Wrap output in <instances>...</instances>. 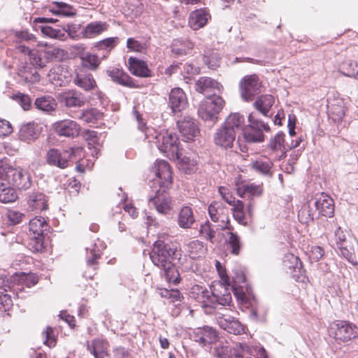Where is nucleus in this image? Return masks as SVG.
Listing matches in <instances>:
<instances>
[{"instance_id":"37","label":"nucleus","mask_w":358,"mask_h":358,"mask_svg":"<svg viewBox=\"0 0 358 358\" xmlns=\"http://www.w3.org/2000/svg\"><path fill=\"white\" fill-rule=\"evenodd\" d=\"M101 242L97 240V242L92 244L90 246L86 248V261L89 267H92L94 270L96 268V260L100 258L101 251L104 247L100 248Z\"/></svg>"},{"instance_id":"7","label":"nucleus","mask_w":358,"mask_h":358,"mask_svg":"<svg viewBox=\"0 0 358 358\" xmlns=\"http://www.w3.org/2000/svg\"><path fill=\"white\" fill-rule=\"evenodd\" d=\"M29 232L32 235L30 245L36 252H42L44 250L45 232L49 229L45 219L41 216H36L29 221Z\"/></svg>"},{"instance_id":"47","label":"nucleus","mask_w":358,"mask_h":358,"mask_svg":"<svg viewBox=\"0 0 358 358\" xmlns=\"http://www.w3.org/2000/svg\"><path fill=\"white\" fill-rule=\"evenodd\" d=\"M357 69H358V62L352 60H346L339 66L340 71L343 75L349 77L355 78Z\"/></svg>"},{"instance_id":"43","label":"nucleus","mask_w":358,"mask_h":358,"mask_svg":"<svg viewBox=\"0 0 358 358\" xmlns=\"http://www.w3.org/2000/svg\"><path fill=\"white\" fill-rule=\"evenodd\" d=\"M268 146L273 152H281L280 157H285L287 149L285 145V134L282 132L278 133L274 137L271 138Z\"/></svg>"},{"instance_id":"15","label":"nucleus","mask_w":358,"mask_h":358,"mask_svg":"<svg viewBox=\"0 0 358 358\" xmlns=\"http://www.w3.org/2000/svg\"><path fill=\"white\" fill-rule=\"evenodd\" d=\"M166 188H161L155 196L149 199V204L153 206L159 213L166 215L172 209L173 201L171 196L165 192Z\"/></svg>"},{"instance_id":"18","label":"nucleus","mask_w":358,"mask_h":358,"mask_svg":"<svg viewBox=\"0 0 358 358\" xmlns=\"http://www.w3.org/2000/svg\"><path fill=\"white\" fill-rule=\"evenodd\" d=\"M155 171L160 187L168 188L172 183V171L169 163L165 160L157 161Z\"/></svg>"},{"instance_id":"5","label":"nucleus","mask_w":358,"mask_h":358,"mask_svg":"<svg viewBox=\"0 0 358 358\" xmlns=\"http://www.w3.org/2000/svg\"><path fill=\"white\" fill-rule=\"evenodd\" d=\"M0 180H6L20 189H27L31 186V176L27 169L0 166Z\"/></svg>"},{"instance_id":"2","label":"nucleus","mask_w":358,"mask_h":358,"mask_svg":"<svg viewBox=\"0 0 358 358\" xmlns=\"http://www.w3.org/2000/svg\"><path fill=\"white\" fill-rule=\"evenodd\" d=\"M181 256L180 250L176 247L160 240L155 242L150 254L152 263L162 270L165 280L175 285L180 282V278L174 261H180Z\"/></svg>"},{"instance_id":"8","label":"nucleus","mask_w":358,"mask_h":358,"mask_svg":"<svg viewBox=\"0 0 358 358\" xmlns=\"http://www.w3.org/2000/svg\"><path fill=\"white\" fill-rule=\"evenodd\" d=\"M224 101L220 96H212L201 102L198 115L205 121H216L217 115L222 110Z\"/></svg>"},{"instance_id":"52","label":"nucleus","mask_w":358,"mask_h":358,"mask_svg":"<svg viewBox=\"0 0 358 358\" xmlns=\"http://www.w3.org/2000/svg\"><path fill=\"white\" fill-rule=\"evenodd\" d=\"M66 53L67 52L63 49L59 48H52L45 52V57L48 61L52 59L60 60L64 57Z\"/></svg>"},{"instance_id":"48","label":"nucleus","mask_w":358,"mask_h":358,"mask_svg":"<svg viewBox=\"0 0 358 358\" xmlns=\"http://www.w3.org/2000/svg\"><path fill=\"white\" fill-rule=\"evenodd\" d=\"M220 57L217 51L206 52L204 55V62L208 68L215 69L220 64Z\"/></svg>"},{"instance_id":"3","label":"nucleus","mask_w":358,"mask_h":358,"mask_svg":"<svg viewBox=\"0 0 358 358\" xmlns=\"http://www.w3.org/2000/svg\"><path fill=\"white\" fill-rule=\"evenodd\" d=\"M145 136L149 143H153L167 157L178 158L180 148L178 136L172 131H158L154 128H146Z\"/></svg>"},{"instance_id":"20","label":"nucleus","mask_w":358,"mask_h":358,"mask_svg":"<svg viewBox=\"0 0 358 358\" xmlns=\"http://www.w3.org/2000/svg\"><path fill=\"white\" fill-rule=\"evenodd\" d=\"M178 129L185 141L193 140L199 133L196 120L189 117H185L182 120L178 121Z\"/></svg>"},{"instance_id":"16","label":"nucleus","mask_w":358,"mask_h":358,"mask_svg":"<svg viewBox=\"0 0 358 358\" xmlns=\"http://www.w3.org/2000/svg\"><path fill=\"white\" fill-rule=\"evenodd\" d=\"M196 90L210 97L211 94L213 96H217V93H220L222 86L211 78L201 77L196 83Z\"/></svg>"},{"instance_id":"23","label":"nucleus","mask_w":358,"mask_h":358,"mask_svg":"<svg viewBox=\"0 0 358 358\" xmlns=\"http://www.w3.org/2000/svg\"><path fill=\"white\" fill-rule=\"evenodd\" d=\"M87 350L94 358H105L108 355V342L103 338H96L86 343Z\"/></svg>"},{"instance_id":"56","label":"nucleus","mask_w":358,"mask_h":358,"mask_svg":"<svg viewBox=\"0 0 358 358\" xmlns=\"http://www.w3.org/2000/svg\"><path fill=\"white\" fill-rule=\"evenodd\" d=\"M88 138L91 141V142L88 143L89 149L92 150L91 155L93 157H97V155L99 152V149L97 147H94L92 144L97 143V137L96 132L94 131H91L88 132Z\"/></svg>"},{"instance_id":"46","label":"nucleus","mask_w":358,"mask_h":358,"mask_svg":"<svg viewBox=\"0 0 358 358\" xmlns=\"http://www.w3.org/2000/svg\"><path fill=\"white\" fill-rule=\"evenodd\" d=\"M80 59L83 66L92 71L96 70L101 63L100 59L96 55L91 53H86Z\"/></svg>"},{"instance_id":"62","label":"nucleus","mask_w":358,"mask_h":358,"mask_svg":"<svg viewBox=\"0 0 358 358\" xmlns=\"http://www.w3.org/2000/svg\"><path fill=\"white\" fill-rule=\"evenodd\" d=\"M13 131L11 124L6 120L0 119V136H8Z\"/></svg>"},{"instance_id":"14","label":"nucleus","mask_w":358,"mask_h":358,"mask_svg":"<svg viewBox=\"0 0 358 358\" xmlns=\"http://www.w3.org/2000/svg\"><path fill=\"white\" fill-rule=\"evenodd\" d=\"M52 129L59 136L75 138L80 134V127L70 119L59 120L52 124Z\"/></svg>"},{"instance_id":"30","label":"nucleus","mask_w":358,"mask_h":358,"mask_svg":"<svg viewBox=\"0 0 358 358\" xmlns=\"http://www.w3.org/2000/svg\"><path fill=\"white\" fill-rule=\"evenodd\" d=\"M12 184L6 180H0V202L9 203L15 201L17 194Z\"/></svg>"},{"instance_id":"24","label":"nucleus","mask_w":358,"mask_h":358,"mask_svg":"<svg viewBox=\"0 0 358 358\" xmlns=\"http://www.w3.org/2000/svg\"><path fill=\"white\" fill-rule=\"evenodd\" d=\"M129 69L131 74L141 78L151 76V71L145 62L131 57L128 59Z\"/></svg>"},{"instance_id":"6","label":"nucleus","mask_w":358,"mask_h":358,"mask_svg":"<svg viewBox=\"0 0 358 358\" xmlns=\"http://www.w3.org/2000/svg\"><path fill=\"white\" fill-rule=\"evenodd\" d=\"M329 334L336 341L345 343L358 337V327L348 321L336 320L330 324Z\"/></svg>"},{"instance_id":"41","label":"nucleus","mask_w":358,"mask_h":358,"mask_svg":"<svg viewBox=\"0 0 358 358\" xmlns=\"http://www.w3.org/2000/svg\"><path fill=\"white\" fill-rule=\"evenodd\" d=\"M34 104L36 108L47 113L55 111L57 106L56 101L50 96H43L37 98Z\"/></svg>"},{"instance_id":"9","label":"nucleus","mask_w":358,"mask_h":358,"mask_svg":"<svg viewBox=\"0 0 358 358\" xmlns=\"http://www.w3.org/2000/svg\"><path fill=\"white\" fill-rule=\"evenodd\" d=\"M249 124L243 130L244 138L249 143H260L264 141V131H268L269 126L257 119L253 113L248 115Z\"/></svg>"},{"instance_id":"31","label":"nucleus","mask_w":358,"mask_h":358,"mask_svg":"<svg viewBox=\"0 0 358 358\" xmlns=\"http://www.w3.org/2000/svg\"><path fill=\"white\" fill-rule=\"evenodd\" d=\"M239 346L242 348V354L245 357L267 358L266 350L260 345H251L243 342Z\"/></svg>"},{"instance_id":"61","label":"nucleus","mask_w":358,"mask_h":358,"mask_svg":"<svg viewBox=\"0 0 358 358\" xmlns=\"http://www.w3.org/2000/svg\"><path fill=\"white\" fill-rule=\"evenodd\" d=\"M219 193L222 199L225 201V202L231 206L236 201V198L229 192L228 189L226 187H220L219 188Z\"/></svg>"},{"instance_id":"21","label":"nucleus","mask_w":358,"mask_h":358,"mask_svg":"<svg viewBox=\"0 0 358 358\" xmlns=\"http://www.w3.org/2000/svg\"><path fill=\"white\" fill-rule=\"evenodd\" d=\"M187 105L186 95L181 88L171 90L169 96V106L173 113H178L184 110Z\"/></svg>"},{"instance_id":"42","label":"nucleus","mask_w":358,"mask_h":358,"mask_svg":"<svg viewBox=\"0 0 358 358\" xmlns=\"http://www.w3.org/2000/svg\"><path fill=\"white\" fill-rule=\"evenodd\" d=\"M74 83L85 91H90L96 87V81L92 74H77Z\"/></svg>"},{"instance_id":"58","label":"nucleus","mask_w":358,"mask_h":358,"mask_svg":"<svg viewBox=\"0 0 358 358\" xmlns=\"http://www.w3.org/2000/svg\"><path fill=\"white\" fill-rule=\"evenodd\" d=\"M3 289V292H0V309L6 310L12 306V299L10 295L4 292L7 290L5 288Z\"/></svg>"},{"instance_id":"36","label":"nucleus","mask_w":358,"mask_h":358,"mask_svg":"<svg viewBox=\"0 0 358 358\" xmlns=\"http://www.w3.org/2000/svg\"><path fill=\"white\" fill-rule=\"evenodd\" d=\"M108 29L106 22L96 21L86 25L81 31L83 38H91L95 37Z\"/></svg>"},{"instance_id":"57","label":"nucleus","mask_w":358,"mask_h":358,"mask_svg":"<svg viewBox=\"0 0 358 358\" xmlns=\"http://www.w3.org/2000/svg\"><path fill=\"white\" fill-rule=\"evenodd\" d=\"M324 252L322 247L314 245L309 250V257L312 261L317 262L324 256Z\"/></svg>"},{"instance_id":"11","label":"nucleus","mask_w":358,"mask_h":358,"mask_svg":"<svg viewBox=\"0 0 358 358\" xmlns=\"http://www.w3.org/2000/svg\"><path fill=\"white\" fill-rule=\"evenodd\" d=\"M241 94L246 101H251L253 97L260 92L261 84L256 75L245 76L240 83Z\"/></svg>"},{"instance_id":"60","label":"nucleus","mask_w":358,"mask_h":358,"mask_svg":"<svg viewBox=\"0 0 358 358\" xmlns=\"http://www.w3.org/2000/svg\"><path fill=\"white\" fill-rule=\"evenodd\" d=\"M29 57L32 65L40 68L45 66V62L38 56L37 50H33L31 52H29Z\"/></svg>"},{"instance_id":"27","label":"nucleus","mask_w":358,"mask_h":358,"mask_svg":"<svg viewBox=\"0 0 358 358\" xmlns=\"http://www.w3.org/2000/svg\"><path fill=\"white\" fill-rule=\"evenodd\" d=\"M68 72L60 65H55L50 70L48 77L50 82L55 85H65L69 82Z\"/></svg>"},{"instance_id":"39","label":"nucleus","mask_w":358,"mask_h":358,"mask_svg":"<svg viewBox=\"0 0 358 358\" xmlns=\"http://www.w3.org/2000/svg\"><path fill=\"white\" fill-rule=\"evenodd\" d=\"M275 99L272 95L266 94L259 96L253 103L254 107L263 115L267 116L268 113L273 106Z\"/></svg>"},{"instance_id":"28","label":"nucleus","mask_w":358,"mask_h":358,"mask_svg":"<svg viewBox=\"0 0 358 358\" xmlns=\"http://www.w3.org/2000/svg\"><path fill=\"white\" fill-rule=\"evenodd\" d=\"M48 10L53 15L64 17H72L76 14L73 6L62 1H53Z\"/></svg>"},{"instance_id":"32","label":"nucleus","mask_w":358,"mask_h":358,"mask_svg":"<svg viewBox=\"0 0 358 358\" xmlns=\"http://www.w3.org/2000/svg\"><path fill=\"white\" fill-rule=\"evenodd\" d=\"M209 14L204 9L193 11L189 18V24L194 30H198L207 23Z\"/></svg>"},{"instance_id":"10","label":"nucleus","mask_w":358,"mask_h":358,"mask_svg":"<svg viewBox=\"0 0 358 358\" xmlns=\"http://www.w3.org/2000/svg\"><path fill=\"white\" fill-rule=\"evenodd\" d=\"M311 204V201H310L308 206V216L310 219L313 220L317 215H323L329 217L334 215V201L327 194L320 193L316 196L313 201L315 209H313Z\"/></svg>"},{"instance_id":"44","label":"nucleus","mask_w":358,"mask_h":358,"mask_svg":"<svg viewBox=\"0 0 358 358\" xmlns=\"http://www.w3.org/2000/svg\"><path fill=\"white\" fill-rule=\"evenodd\" d=\"M187 246V252L192 259H196L203 256L206 251V248L203 243L198 240L190 241Z\"/></svg>"},{"instance_id":"51","label":"nucleus","mask_w":358,"mask_h":358,"mask_svg":"<svg viewBox=\"0 0 358 358\" xmlns=\"http://www.w3.org/2000/svg\"><path fill=\"white\" fill-rule=\"evenodd\" d=\"M7 219L10 224H17L20 223L25 217V215L15 209H10L6 213Z\"/></svg>"},{"instance_id":"53","label":"nucleus","mask_w":358,"mask_h":358,"mask_svg":"<svg viewBox=\"0 0 358 358\" xmlns=\"http://www.w3.org/2000/svg\"><path fill=\"white\" fill-rule=\"evenodd\" d=\"M19 280L26 287H31L38 282V277L33 273H22L19 275Z\"/></svg>"},{"instance_id":"33","label":"nucleus","mask_w":358,"mask_h":358,"mask_svg":"<svg viewBox=\"0 0 358 358\" xmlns=\"http://www.w3.org/2000/svg\"><path fill=\"white\" fill-rule=\"evenodd\" d=\"M106 73L113 82L126 87H132L134 86L132 78L119 69L113 68L108 69Z\"/></svg>"},{"instance_id":"17","label":"nucleus","mask_w":358,"mask_h":358,"mask_svg":"<svg viewBox=\"0 0 358 358\" xmlns=\"http://www.w3.org/2000/svg\"><path fill=\"white\" fill-rule=\"evenodd\" d=\"M59 99L67 108L83 106L87 101L86 96L80 92L68 90L59 95Z\"/></svg>"},{"instance_id":"40","label":"nucleus","mask_w":358,"mask_h":358,"mask_svg":"<svg viewBox=\"0 0 358 358\" xmlns=\"http://www.w3.org/2000/svg\"><path fill=\"white\" fill-rule=\"evenodd\" d=\"M273 162L266 158H259L254 161L252 168L258 173L271 177L272 176Z\"/></svg>"},{"instance_id":"54","label":"nucleus","mask_w":358,"mask_h":358,"mask_svg":"<svg viewBox=\"0 0 358 358\" xmlns=\"http://www.w3.org/2000/svg\"><path fill=\"white\" fill-rule=\"evenodd\" d=\"M15 99L24 110H27L30 108L31 106V100L28 95L18 93L15 96Z\"/></svg>"},{"instance_id":"22","label":"nucleus","mask_w":358,"mask_h":358,"mask_svg":"<svg viewBox=\"0 0 358 358\" xmlns=\"http://www.w3.org/2000/svg\"><path fill=\"white\" fill-rule=\"evenodd\" d=\"M217 323L229 334L241 335L245 332V327L238 320L229 315H222V317H218Z\"/></svg>"},{"instance_id":"63","label":"nucleus","mask_w":358,"mask_h":358,"mask_svg":"<svg viewBox=\"0 0 358 358\" xmlns=\"http://www.w3.org/2000/svg\"><path fill=\"white\" fill-rule=\"evenodd\" d=\"M115 45V38H108L97 43L96 47L99 49H112Z\"/></svg>"},{"instance_id":"55","label":"nucleus","mask_w":358,"mask_h":358,"mask_svg":"<svg viewBox=\"0 0 358 358\" xmlns=\"http://www.w3.org/2000/svg\"><path fill=\"white\" fill-rule=\"evenodd\" d=\"M284 263L286 266H288L289 268H293L294 271L296 269L300 270L301 268V262L299 258L293 255H288L287 260H285Z\"/></svg>"},{"instance_id":"13","label":"nucleus","mask_w":358,"mask_h":358,"mask_svg":"<svg viewBox=\"0 0 358 358\" xmlns=\"http://www.w3.org/2000/svg\"><path fill=\"white\" fill-rule=\"evenodd\" d=\"M225 208L218 202L214 201L208 206V214L214 222H219L216 227L217 230H234V227L230 224L229 220L224 215Z\"/></svg>"},{"instance_id":"19","label":"nucleus","mask_w":358,"mask_h":358,"mask_svg":"<svg viewBox=\"0 0 358 358\" xmlns=\"http://www.w3.org/2000/svg\"><path fill=\"white\" fill-rule=\"evenodd\" d=\"M235 139V132L223 125L217 129L214 134L215 145L224 149L232 148Z\"/></svg>"},{"instance_id":"64","label":"nucleus","mask_w":358,"mask_h":358,"mask_svg":"<svg viewBox=\"0 0 358 358\" xmlns=\"http://www.w3.org/2000/svg\"><path fill=\"white\" fill-rule=\"evenodd\" d=\"M248 194L252 196H260L262 193V189L260 185L248 183Z\"/></svg>"},{"instance_id":"34","label":"nucleus","mask_w":358,"mask_h":358,"mask_svg":"<svg viewBox=\"0 0 358 358\" xmlns=\"http://www.w3.org/2000/svg\"><path fill=\"white\" fill-rule=\"evenodd\" d=\"M333 100H335L336 103H329L327 106L329 115L334 122H339L343 120L345 114L343 99L337 98Z\"/></svg>"},{"instance_id":"1","label":"nucleus","mask_w":358,"mask_h":358,"mask_svg":"<svg viewBox=\"0 0 358 358\" xmlns=\"http://www.w3.org/2000/svg\"><path fill=\"white\" fill-rule=\"evenodd\" d=\"M216 266L219 269L220 262H217ZM218 271L223 282L213 285L210 290H208L207 288L201 285H194L189 292V296L200 303L201 306L208 313L213 312L211 310H208L207 309H216L219 306H229L232 302L229 289V278L220 270Z\"/></svg>"},{"instance_id":"59","label":"nucleus","mask_w":358,"mask_h":358,"mask_svg":"<svg viewBox=\"0 0 358 358\" xmlns=\"http://www.w3.org/2000/svg\"><path fill=\"white\" fill-rule=\"evenodd\" d=\"M127 46L129 50L135 52H141L145 50L144 44L140 43L139 41L132 38H129L127 39Z\"/></svg>"},{"instance_id":"29","label":"nucleus","mask_w":358,"mask_h":358,"mask_svg":"<svg viewBox=\"0 0 358 358\" xmlns=\"http://www.w3.org/2000/svg\"><path fill=\"white\" fill-rule=\"evenodd\" d=\"M222 125L234 131L236 135V132L238 131L243 132L245 127L244 116L239 113H231L226 118Z\"/></svg>"},{"instance_id":"35","label":"nucleus","mask_w":358,"mask_h":358,"mask_svg":"<svg viewBox=\"0 0 358 358\" xmlns=\"http://www.w3.org/2000/svg\"><path fill=\"white\" fill-rule=\"evenodd\" d=\"M195 222V217L192 208L183 206L178 216V224L180 227L187 229H191Z\"/></svg>"},{"instance_id":"4","label":"nucleus","mask_w":358,"mask_h":358,"mask_svg":"<svg viewBox=\"0 0 358 358\" xmlns=\"http://www.w3.org/2000/svg\"><path fill=\"white\" fill-rule=\"evenodd\" d=\"M83 157L84 153L82 147H73L63 150L52 148L47 152L46 161L49 165L62 169L68 167L70 162L78 161L76 169L83 172L85 171Z\"/></svg>"},{"instance_id":"45","label":"nucleus","mask_w":358,"mask_h":358,"mask_svg":"<svg viewBox=\"0 0 358 358\" xmlns=\"http://www.w3.org/2000/svg\"><path fill=\"white\" fill-rule=\"evenodd\" d=\"M41 31L42 34L51 38L57 39L60 41H65L67 39V34H66L65 29L59 28H53L50 26H41Z\"/></svg>"},{"instance_id":"26","label":"nucleus","mask_w":358,"mask_h":358,"mask_svg":"<svg viewBox=\"0 0 358 358\" xmlns=\"http://www.w3.org/2000/svg\"><path fill=\"white\" fill-rule=\"evenodd\" d=\"M40 134L38 125L34 122L23 124L18 133L20 141L29 143L38 138Z\"/></svg>"},{"instance_id":"49","label":"nucleus","mask_w":358,"mask_h":358,"mask_svg":"<svg viewBox=\"0 0 358 358\" xmlns=\"http://www.w3.org/2000/svg\"><path fill=\"white\" fill-rule=\"evenodd\" d=\"M229 238L227 243L231 248V252L234 255H238L241 249V239L236 233L233 232L234 230H229Z\"/></svg>"},{"instance_id":"12","label":"nucleus","mask_w":358,"mask_h":358,"mask_svg":"<svg viewBox=\"0 0 358 358\" xmlns=\"http://www.w3.org/2000/svg\"><path fill=\"white\" fill-rule=\"evenodd\" d=\"M192 338L200 346L205 347L215 343L218 338V333L214 328L203 326L194 330Z\"/></svg>"},{"instance_id":"25","label":"nucleus","mask_w":358,"mask_h":358,"mask_svg":"<svg viewBox=\"0 0 358 358\" xmlns=\"http://www.w3.org/2000/svg\"><path fill=\"white\" fill-rule=\"evenodd\" d=\"M27 204L31 210H45L48 208L47 196L42 192H31L28 196Z\"/></svg>"},{"instance_id":"38","label":"nucleus","mask_w":358,"mask_h":358,"mask_svg":"<svg viewBox=\"0 0 358 358\" xmlns=\"http://www.w3.org/2000/svg\"><path fill=\"white\" fill-rule=\"evenodd\" d=\"M171 160L176 161L178 168L185 173L190 174L196 169V162L190 157L183 155L182 148L179 150L178 158H170Z\"/></svg>"},{"instance_id":"50","label":"nucleus","mask_w":358,"mask_h":358,"mask_svg":"<svg viewBox=\"0 0 358 358\" xmlns=\"http://www.w3.org/2000/svg\"><path fill=\"white\" fill-rule=\"evenodd\" d=\"M199 233L211 243L213 242L215 237V231L208 221L201 225Z\"/></svg>"}]
</instances>
